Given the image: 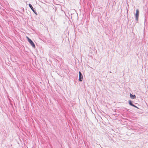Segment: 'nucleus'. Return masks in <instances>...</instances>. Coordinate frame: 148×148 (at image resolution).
Wrapping results in <instances>:
<instances>
[{
    "mask_svg": "<svg viewBox=\"0 0 148 148\" xmlns=\"http://www.w3.org/2000/svg\"><path fill=\"white\" fill-rule=\"evenodd\" d=\"M26 38L27 39L28 42H29L32 46L33 47L35 48V46L33 42L30 38H29L27 36Z\"/></svg>",
    "mask_w": 148,
    "mask_h": 148,
    "instance_id": "nucleus-1",
    "label": "nucleus"
},
{
    "mask_svg": "<svg viewBox=\"0 0 148 148\" xmlns=\"http://www.w3.org/2000/svg\"><path fill=\"white\" fill-rule=\"evenodd\" d=\"M79 80L80 81H82L83 80V75L80 71L79 72Z\"/></svg>",
    "mask_w": 148,
    "mask_h": 148,
    "instance_id": "nucleus-2",
    "label": "nucleus"
},
{
    "mask_svg": "<svg viewBox=\"0 0 148 148\" xmlns=\"http://www.w3.org/2000/svg\"><path fill=\"white\" fill-rule=\"evenodd\" d=\"M139 10L138 9L136 10V12L135 14L136 19V20H138V16H139Z\"/></svg>",
    "mask_w": 148,
    "mask_h": 148,
    "instance_id": "nucleus-3",
    "label": "nucleus"
},
{
    "mask_svg": "<svg viewBox=\"0 0 148 148\" xmlns=\"http://www.w3.org/2000/svg\"><path fill=\"white\" fill-rule=\"evenodd\" d=\"M29 7H30V8H31V10L33 11L36 14V12L34 10V8H33V7L32 6V5L30 4H29Z\"/></svg>",
    "mask_w": 148,
    "mask_h": 148,
    "instance_id": "nucleus-4",
    "label": "nucleus"
},
{
    "mask_svg": "<svg viewBox=\"0 0 148 148\" xmlns=\"http://www.w3.org/2000/svg\"><path fill=\"white\" fill-rule=\"evenodd\" d=\"M130 97L132 99H134L135 98H136V96L135 95H132V94H131V93L130 94Z\"/></svg>",
    "mask_w": 148,
    "mask_h": 148,
    "instance_id": "nucleus-5",
    "label": "nucleus"
},
{
    "mask_svg": "<svg viewBox=\"0 0 148 148\" xmlns=\"http://www.w3.org/2000/svg\"><path fill=\"white\" fill-rule=\"evenodd\" d=\"M129 103L130 105H131V106H132L133 105V104L132 103V101L131 100H129Z\"/></svg>",
    "mask_w": 148,
    "mask_h": 148,
    "instance_id": "nucleus-6",
    "label": "nucleus"
},
{
    "mask_svg": "<svg viewBox=\"0 0 148 148\" xmlns=\"http://www.w3.org/2000/svg\"><path fill=\"white\" fill-rule=\"evenodd\" d=\"M132 106H133V107H135V108H137V106H135V105H134V104H133V105Z\"/></svg>",
    "mask_w": 148,
    "mask_h": 148,
    "instance_id": "nucleus-7",
    "label": "nucleus"
}]
</instances>
